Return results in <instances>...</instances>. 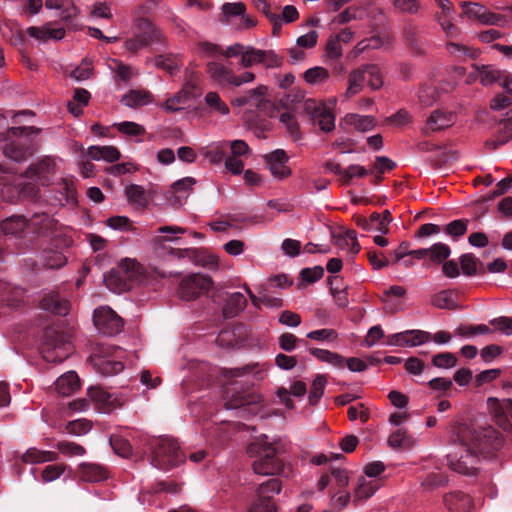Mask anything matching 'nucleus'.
<instances>
[{
  "label": "nucleus",
  "instance_id": "nucleus-14",
  "mask_svg": "<svg viewBox=\"0 0 512 512\" xmlns=\"http://www.w3.org/2000/svg\"><path fill=\"white\" fill-rule=\"evenodd\" d=\"M128 258H123L118 266L112 268L104 276L107 288L116 294H122L128 290Z\"/></svg>",
  "mask_w": 512,
  "mask_h": 512
},
{
  "label": "nucleus",
  "instance_id": "nucleus-16",
  "mask_svg": "<svg viewBox=\"0 0 512 512\" xmlns=\"http://www.w3.org/2000/svg\"><path fill=\"white\" fill-rule=\"evenodd\" d=\"M28 232L41 235L52 236L57 233L58 222L46 213H35L27 220Z\"/></svg>",
  "mask_w": 512,
  "mask_h": 512
},
{
  "label": "nucleus",
  "instance_id": "nucleus-37",
  "mask_svg": "<svg viewBox=\"0 0 512 512\" xmlns=\"http://www.w3.org/2000/svg\"><path fill=\"white\" fill-rule=\"evenodd\" d=\"M404 38L413 53L421 54L425 51L426 41L415 27L411 25L406 26L404 29Z\"/></svg>",
  "mask_w": 512,
  "mask_h": 512
},
{
  "label": "nucleus",
  "instance_id": "nucleus-39",
  "mask_svg": "<svg viewBox=\"0 0 512 512\" xmlns=\"http://www.w3.org/2000/svg\"><path fill=\"white\" fill-rule=\"evenodd\" d=\"M204 102L208 108L209 113L227 116L230 113L228 105L221 99L220 95L216 92H208L204 97Z\"/></svg>",
  "mask_w": 512,
  "mask_h": 512
},
{
  "label": "nucleus",
  "instance_id": "nucleus-8",
  "mask_svg": "<svg viewBox=\"0 0 512 512\" xmlns=\"http://www.w3.org/2000/svg\"><path fill=\"white\" fill-rule=\"evenodd\" d=\"M220 10V21L228 25H235L237 29H249L257 23L254 17L246 13V6L242 2L224 3Z\"/></svg>",
  "mask_w": 512,
  "mask_h": 512
},
{
  "label": "nucleus",
  "instance_id": "nucleus-36",
  "mask_svg": "<svg viewBox=\"0 0 512 512\" xmlns=\"http://www.w3.org/2000/svg\"><path fill=\"white\" fill-rule=\"evenodd\" d=\"M56 186L58 194L55 196V202L58 205L64 206L76 201V192L72 180L62 179Z\"/></svg>",
  "mask_w": 512,
  "mask_h": 512
},
{
  "label": "nucleus",
  "instance_id": "nucleus-55",
  "mask_svg": "<svg viewBox=\"0 0 512 512\" xmlns=\"http://www.w3.org/2000/svg\"><path fill=\"white\" fill-rule=\"evenodd\" d=\"M55 447L61 454L68 457L83 456L86 454V449L82 445L71 441H59Z\"/></svg>",
  "mask_w": 512,
  "mask_h": 512
},
{
  "label": "nucleus",
  "instance_id": "nucleus-22",
  "mask_svg": "<svg viewBox=\"0 0 512 512\" xmlns=\"http://www.w3.org/2000/svg\"><path fill=\"white\" fill-rule=\"evenodd\" d=\"M91 360L98 371L104 375H115L125 368L124 363L118 361L115 357L102 355V350L99 353H94Z\"/></svg>",
  "mask_w": 512,
  "mask_h": 512
},
{
  "label": "nucleus",
  "instance_id": "nucleus-40",
  "mask_svg": "<svg viewBox=\"0 0 512 512\" xmlns=\"http://www.w3.org/2000/svg\"><path fill=\"white\" fill-rule=\"evenodd\" d=\"M309 352L316 357L318 360L328 363L333 367L337 368H343L345 359L339 355L338 353L325 350V349H319V348H311Z\"/></svg>",
  "mask_w": 512,
  "mask_h": 512
},
{
  "label": "nucleus",
  "instance_id": "nucleus-27",
  "mask_svg": "<svg viewBox=\"0 0 512 512\" xmlns=\"http://www.w3.org/2000/svg\"><path fill=\"white\" fill-rule=\"evenodd\" d=\"M54 386L59 395L70 396L79 389L80 380L76 372L68 371L57 378Z\"/></svg>",
  "mask_w": 512,
  "mask_h": 512
},
{
  "label": "nucleus",
  "instance_id": "nucleus-28",
  "mask_svg": "<svg viewBox=\"0 0 512 512\" xmlns=\"http://www.w3.org/2000/svg\"><path fill=\"white\" fill-rule=\"evenodd\" d=\"M366 79L367 78L364 65L353 69L348 75V85L345 93L343 94V97L350 98L360 93L364 88Z\"/></svg>",
  "mask_w": 512,
  "mask_h": 512
},
{
  "label": "nucleus",
  "instance_id": "nucleus-38",
  "mask_svg": "<svg viewBox=\"0 0 512 512\" xmlns=\"http://www.w3.org/2000/svg\"><path fill=\"white\" fill-rule=\"evenodd\" d=\"M207 71L213 81L219 85L231 84L233 71L219 62H210Z\"/></svg>",
  "mask_w": 512,
  "mask_h": 512
},
{
  "label": "nucleus",
  "instance_id": "nucleus-23",
  "mask_svg": "<svg viewBox=\"0 0 512 512\" xmlns=\"http://www.w3.org/2000/svg\"><path fill=\"white\" fill-rule=\"evenodd\" d=\"M381 483L379 479H370L366 476H359L353 491V502L357 504L360 501L367 500L375 494Z\"/></svg>",
  "mask_w": 512,
  "mask_h": 512
},
{
  "label": "nucleus",
  "instance_id": "nucleus-42",
  "mask_svg": "<svg viewBox=\"0 0 512 512\" xmlns=\"http://www.w3.org/2000/svg\"><path fill=\"white\" fill-rule=\"evenodd\" d=\"M346 124L353 126L355 129L366 132L371 130L375 125V120L372 116L347 114L344 118Z\"/></svg>",
  "mask_w": 512,
  "mask_h": 512
},
{
  "label": "nucleus",
  "instance_id": "nucleus-26",
  "mask_svg": "<svg viewBox=\"0 0 512 512\" xmlns=\"http://www.w3.org/2000/svg\"><path fill=\"white\" fill-rule=\"evenodd\" d=\"M59 455L57 452L49 450H41L37 447L28 448L21 456V461L24 464L36 465L46 462L57 461Z\"/></svg>",
  "mask_w": 512,
  "mask_h": 512
},
{
  "label": "nucleus",
  "instance_id": "nucleus-35",
  "mask_svg": "<svg viewBox=\"0 0 512 512\" xmlns=\"http://www.w3.org/2000/svg\"><path fill=\"white\" fill-rule=\"evenodd\" d=\"M1 230L5 235L11 236L28 231L27 219L21 215L7 217L1 222Z\"/></svg>",
  "mask_w": 512,
  "mask_h": 512
},
{
  "label": "nucleus",
  "instance_id": "nucleus-50",
  "mask_svg": "<svg viewBox=\"0 0 512 512\" xmlns=\"http://www.w3.org/2000/svg\"><path fill=\"white\" fill-rule=\"evenodd\" d=\"M270 0H253L254 6L261 11L273 25L274 33L281 28L280 16L271 10Z\"/></svg>",
  "mask_w": 512,
  "mask_h": 512
},
{
  "label": "nucleus",
  "instance_id": "nucleus-7",
  "mask_svg": "<svg viewBox=\"0 0 512 512\" xmlns=\"http://www.w3.org/2000/svg\"><path fill=\"white\" fill-rule=\"evenodd\" d=\"M281 489V482L275 478L259 484L256 489V500L247 512H277L273 498L281 492Z\"/></svg>",
  "mask_w": 512,
  "mask_h": 512
},
{
  "label": "nucleus",
  "instance_id": "nucleus-60",
  "mask_svg": "<svg viewBox=\"0 0 512 512\" xmlns=\"http://www.w3.org/2000/svg\"><path fill=\"white\" fill-rule=\"evenodd\" d=\"M92 429V423L87 419L70 421L65 426V432L70 435L81 436Z\"/></svg>",
  "mask_w": 512,
  "mask_h": 512
},
{
  "label": "nucleus",
  "instance_id": "nucleus-52",
  "mask_svg": "<svg viewBox=\"0 0 512 512\" xmlns=\"http://www.w3.org/2000/svg\"><path fill=\"white\" fill-rule=\"evenodd\" d=\"M503 127V135H498L497 139L492 142L493 148L506 143L512 137V108L509 109L500 123Z\"/></svg>",
  "mask_w": 512,
  "mask_h": 512
},
{
  "label": "nucleus",
  "instance_id": "nucleus-30",
  "mask_svg": "<svg viewBox=\"0 0 512 512\" xmlns=\"http://www.w3.org/2000/svg\"><path fill=\"white\" fill-rule=\"evenodd\" d=\"M444 503L451 512H469L472 508L471 498L462 492L447 494Z\"/></svg>",
  "mask_w": 512,
  "mask_h": 512
},
{
  "label": "nucleus",
  "instance_id": "nucleus-20",
  "mask_svg": "<svg viewBox=\"0 0 512 512\" xmlns=\"http://www.w3.org/2000/svg\"><path fill=\"white\" fill-rule=\"evenodd\" d=\"M54 161L51 158H44L28 167L26 177L47 186L50 182L49 175L54 172Z\"/></svg>",
  "mask_w": 512,
  "mask_h": 512
},
{
  "label": "nucleus",
  "instance_id": "nucleus-24",
  "mask_svg": "<svg viewBox=\"0 0 512 512\" xmlns=\"http://www.w3.org/2000/svg\"><path fill=\"white\" fill-rule=\"evenodd\" d=\"M18 179V187L19 190H17L14 194L7 195V201L14 202L19 198H27L35 200L39 196V182L35 180H31L26 177V173Z\"/></svg>",
  "mask_w": 512,
  "mask_h": 512
},
{
  "label": "nucleus",
  "instance_id": "nucleus-48",
  "mask_svg": "<svg viewBox=\"0 0 512 512\" xmlns=\"http://www.w3.org/2000/svg\"><path fill=\"white\" fill-rule=\"evenodd\" d=\"M107 66L114 74V80L120 86L121 83L126 84L128 82V67L123 64L120 60L115 58H109L107 60Z\"/></svg>",
  "mask_w": 512,
  "mask_h": 512
},
{
  "label": "nucleus",
  "instance_id": "nucleus-62",
  "mask_svg": "<svg viewBox=\"0 0 512 512\" xmlns=\"http://www.w3.org/2000/svg\"><path fill=\"white\" fill-rule=\"evenodd\" d=\"M459 261L464 275L474 276L478 273V266L481 263L473 254H463L460 256Z\"/></svg>",
  "mask_w": 512,
  "mask_h": 512
},
{
  "label": "nucleus",
  "instance_id": "nucleus-61",
  "mask_svg": "<svg viewBox=\"0 0 512 512\" xmlns=\"http://www.w3.org/2000/svg\"><path fill=\"white\" fill-rule=\"evenodd\" d=\"M432 365L439 369H451L457 364L456 356L451 352H441L432 357Z\"/></svg>",
  "mask_w": 512,
  "mask_h": 512
},
{
  "label": "nucleus",
  "instance_id": "nucleus-25",
  "mask_svg": "<svg viewBox=\"0 0 512 512\" xmlns=\"http://www.w3.org/2000/svg\"><path fill=\"white\" fill-rule=\"evenodd\" d=\"M456 117L452 112H445L442 110H435L427 119L425 125L426 132H436L446 129L455 123Z\"/></svg>",
  "mask_w": 512,
  "mask_h": 512
},
{
  "label": "nucleus",
  "instance_id": "nucleus-64",
  "mask_svg": "<svg viewBox=\"0 0 512 512\" xmlns=\"http://www.w3.org/2000/svg\"><path fill=\"white\" fill-rule=\"evenodd\" d=\"M431 303L439 309L452 310L456 308V303L452 298L451 292L446 290L435 294L431 299Z\"/></svg>",
  "mask_w": 512,
  "mask_h": 512
},
{
  "label": "nucleus",
  "instance_id": "nucleus-10",
  "mask_svg": "<svg viewBox=\"0 0 512 512\" xmlns=\"http://www.w3.org/2000/svg\"><path fill=\"white\" fill-rule=\"evenodd\" d=\"M93 323L99 333L107 336L118 334L124 327V320L109 306L94 310Z\"/></svg>",
  "mask_w": 512,
  "mask_h": 512
},
{
  "label": "nucleus",
  "instance_id": "nucleus-56",
  "mask_svg": "<svg viewBox=\"0 0 512 512\" xmlns=\"http://www.w3.org/2000/svg\"><path fill=\"white\" fill-rule=\"evenodd\" d=\"M327 384V380L323 375H317L312 382L311 390L308 395V400L311 405H315L321 399L324 394V389Z\"/></svg>",
  "mask_w": 512,
  "mask_h": 512
},
{
  "label": "nucleus",
  "instance_id": "nucleus-44",
  "mask_svg": "<svg viewBox=\"0 0 512 512\" xmlns=\"http://www.w3.org/2000/svg\"><path fill=\"white\" fill-rule=\"evenodd\" d=\"M189 101V92L181 90L161 104L166 112H176L184 108Z\"/></svg>",
  "mask_w": 512,
  "mask_h": 512
},
{
  "label": "nucleus",
  "instance_id": "nucleus-46",
  "mask_svg": "<svg viewBox=\"0 0 512 512\" xmlns=\"http://www.w3.org/2000/svg\"><path fill=\"white\" fill-rule=\"evenodd\" d=\"M153 102L154 97L150 91L141 88H130V108H139Z\"/></svg>",
  "mask_w": 512,
  "mask_h": 512
},
{
  "label": "nucleus",
  "instance_id": "nucleus-31",
  "mask_svg": "<svg viewBox=\"0 0 512 512\" xmlns=\"http://www.w3.org/2000/svg\"><path fill=\"white\" fill-rule=\"evenodd\" d=\"M87 155L91 160H94V161L104 160L106 162H115L120 158L119 150L116 147L110 146V145L90 146L87 149Z\"/></svg>",
  "mask_w": 512,
  "mask_h": 512
},
{
  "label": "nucleus",
  "instance_id": "nucleus-32",
  "mask_svg": "<svg viewBox=\"0 0 512 512\" xmlns=\"http://www.w3.org/2000/svg\"><path fill=\"white\" fill-rule=\"evenodd\" d=\"M307 387L306 384L302 381H295L291 384L289 390L286 388H280L277 391V396L279 398V401L287 408V409H293L294 404L292 400L290 399V395H293L295 397H302L306 394Z\"/></svg>",
  "mask_w": 512,
  "mask_h": 512
},
{
  "label": "nucleus",
  "instance_id": "nucleus-47",
  "mask_svg": "<svg viewBox=\"0 0 512 512\" xmlns=\"http://www.w3.org/2000/svg\"><path fill=\"white\" fill-rule=\"evenodd\" d=\"M3 154L5 157L15 161V162H23L28 156L31 154L28 148L20 146L15 142L5 144L3 148Z\"/></svg>",
  "mask_w": 512,
  "mask_h": 512
},
{
  "label": "nucleus",
  "instance_id": "nucleus-2",
  "mask_svg": "<svg viewBox=\"0 0 512 512\" xmlns=\"http://www.w3.org/2000/svg\"><path fill=\"white\" fill-rule=\"evenodd\" d=\"M265 375V371L259 369L257 365H246L227 371L225 376L230 379V383L224 387L225 408L227 410H238L256 402V397L233 379L251 376L252 380L258 381L262 380Z\"/></svg>",
  "mask_w": 512,
  "mask_h": 512
},
{
  "label": "nucleus",
  "instance_id": "nucleus-18",
  "mask_svg": "<svg viewBox=\"0 0 512 512\" xmlns=\"http://www.w3.org/2000/svg\"><path fill=\"white\" fill-rule=\"evenodd\" d=\"M269 170L274 178L282 180L291 174L287 166L288 156L282 149H277L266 156Z\"/></svg>",
  "mask_w": 512,
  "mask_h": 512
},
{
  "label": "nucleus",
  "instance_id": "nucleus-29",
  "mask_svg": "<svg viewBox=\"0 0 512 512\" xmlns=\"http://www.w3.org/2000/svg\"><path fill=\"white\" fill-rule=\"evenodd\" d=\"M69 306V302L62 299L57 293L47 294L40 302V307L43 310L58 315H66L69 311Z\"/></svg>",
  "mask_w": 512,
  "mask_h": 512
},
{
  "label": "nucleus",
  "instance_id": "nucleus-34",
  "mask_svg": "<svg viewBox=\"0 0 512 512\" xmlns=\"http://www.w3.org/2000/svg\"><path fill=\"white\" fill-rule=\"evenodd\" d=\"M23 295L19 287H12L9 283L0 280V304L16 307Z\"/></svg>",
  "mask_w": 512,
  "mask_h": 512
},
{
  "label": "nucleus",
  "instance_id": "nucleus-19",
  "mask_svg": "<svg viewBox=\"0 0 512 512\" xmlns=\"http://www.w3.org/2000/svg\"><path fill=\"white\" fill-rule=\"evenodd\" d=\"M78 475L80 480L84 482L98 483L105 481L109 476V472L101 464L82 462L78 465Z\"/></svg>",
  "mask_w": 512,
  "mask_h": 512
},
{
  "label": "nucleus",
  "instance_id": "nucleus-3",
  "mask_svg": "<svg viewBox=\"0 0 512 512\" xmlns=\"http://www.w3.org/2000/svg\"><path fill=\"white\" fill-rule=\"evenodd\" d=\"M151 464L159 470L169 471L184 462L179 443L171 437L151 440Z\"/></svg>",
  "mask_w": 512,
  "mask_h": 512
},
{
  "label": "nucleus",
  "instance_id": "nucleus-6",
  "mask_svg": "<svg viewBox=\"0 0 512 512\" xmlns=\"http://www.w3.org/2000/svg\"><path fill=\"white\" fill-rule=\"evenodd\" d=\"M164 40L162 32L148 19H138L132 26L130 52Z\"/></svg>",
  "mask_w": 512,
  "mask_h": 512
},
{
  "label": "nucleus",
  "instance_id": "nucleus-45",
  "mask_svg": "<svg viewBox=\"0 0 512 512\" xmlns=\"http://www.w3.org/2000/svg\"><path fill=\"white\" fill-rule=\"evenodd\" d=\"M478 70V77L482 85L489 86L494 84L495 82L501 81L503 77V72L499 69H496L493 66L487 65V66H481L477 68Z\"/></svg>",
  "mask_w": 512,
  "mask_h": 512
},
{
  "label": "nucleus",
  "instance_id": "nucleus-43",
  "mask_svg": "<svg viewBox=\"0 0 512 512\" xmlns=\"http://www.w3.org/2000/svg\"><path fill=\"white\" fill-rule=\"evenodd\" d=\"M303 78L309 85H321L326 83L330 78L329 71L321 66H315L307 69Z\"/></svg>",
  "mask_w": 512,
  "mask_h": 512
},
{
  "label": "nucleus",
  "instance_id": "nucleus-1",
  "mask_svg": "<svg viewBox=\"0 0 512 512\" xmlns=\"http://www.w3.org/2000/svg\"><path fill=\"white\" fill-rule=\"evenodd\" d=\"M503 444V435L492 426H459L447 454L448 465L459 474L472 475L477 470L481 456L499 449Z\"/></svg>",
  "mask_w": 512,
  "mask_h": 512
},
{
  "label": "nucleus",
  "instance_id": "nucleus-9",
  "mask_svg": "<svg viewBox=\"0 0 512 512\" xmlns=\"http://www.w3.org/2000/svg\"><path fill=\"white\" fill-rule=\"evenodd\" d=\"M211 284L212 281L207 275L192 273L180 281L177 295L181 300L192 301L208 291Z\"/></svg>",
  "mask_w": 512,
  "mask_h": 512
},
{
  "label": "nucleus",
  "instance_id": "nucleus-59",
  "mask_svg": "<svg viewBox=\"0 0 512 512\" xmlns=\"http://www.w3.org/2000/svg\"><path fill=\"white\" fill-rule=\"evenodd\" d=\"M438 96V91L432 84H425L418 91V99L426 107L432 106L438 99Z\"/></svg>",
  "mask_w": 512,
  "mask_h": 512
},
{
  "label": "nucleus",
  "instance_id": "nucleus-12",
  "mask_svg": "<svg viewBox=\"0 0 512 512\" xmlns=\"http://www.w3.org/2000/svg\"><path fill=\"white\" fill-rule=\"evenodd\" d=\"M464 14L469 18L478 20L485 25L508 26V20L504 15L493 13L478 3H462Z\"/></svg>",
  "mask_w": 512,
  "mask_h": 512
},
{
  "label": "nucleus",
  "instance_id": "nucleus-53",
  "mask_svg": "<svg viewBox=\"0 0 512 512\" xmlns=\"http://www.w3.org/2000/svg\"><path fill=\"white\" fill-rule=\"evenodd\" d=\"M490 332V328L485 324L460 325L455 330V334L462 338H471L475 335H485L489 334Z\"/></svg>",
  "mask_w": 512,
  "mask_h": 512
},
{
  "label": "nucleus",
  "instance_id": "nucleus-33",
  "mask_svg": "<svg viewBox=\"0 0 512 512\" xmlns=\"http://www.w3.org/2000/svg\"><path fill=\"white\" fill-rule=\"evenodd\" d=\"M247 305L245 296L240 292L228 294L223 307L224 316L231 318L243 311Z\"/></svg>",
  "mask_w": 512,
  "mask_h": 512
},
{
  "label": "nucleus",
  "instance_id": "nucleus-41",
  "mask_svg": "<svg viewBox=\"0 0 512 512\" xmlns=\"http://www.w3.org/2000/svg\"><path fill=\"white\" fill-rule=\"evenodd\" d=\"M150 199V193L142 186L130 185V208L133 206L137 209H143L147 207Z\"/></svg>",
  "mask_w": 512,
  "mask_h": 512
},
{
  "label": "nucleus",
  "instance_id": "nucleus-4",
  "mask_svg": "<svg viewBox=\"0 0 512 512\" xmlns=\"http://www.w3.org/2000/svg\"><path fill=\"white\" fill-rule=\"evenodd\" d=\"M40 352L45 361L60 363L72 353V345L60 330L49 327L43 332Z\"/></svg>",
  "mask_w": 512,
  "mask_h": 512
},
{
  "label": "nucleus",
  "instance_id": "nucleus-11",
  "mask_svg": "<svg viewBox=\"0 0 512 512\" xmlns=\"http://www.w3.org/2000/svg\"><path fill=\"white\" fill-rule=\"evenodd\" d=\"M304 111L309 115L315 124H318L324 132H331L335 128V116L325 103L315 99L304 101Z\"/></svg>",
  "mask_w": 512,
  "mask_h": 512
},
{
  "label": "nucleus",
  "instance_id": "nucleus-57",
  "mask_svg": "<svg viewBox=\"0 0 512 512\" xmlns=\"http://www.w3.org/2000/svg\"><path fill=\"white\" fill-rule=\"evenodd\" d=\"M67 262L66 256L59 251H47L44 254L43 265L48 269H59Z\"/></svg>",
  "mask_w": 512,
  "mask_h": 512
},
{
  "label": "nucleus",
  "instance_id": "nucleus-58",
  "mask_svg": "<svg viewBox=\"0 0 512 512\" xmlns=\"http://www.w3.org/2000/svg\"><path fill=\"white\" fill-rule=\"evenodd\" d=\"M330 505L338 511L344 509L351 500V494L346 489H332Z\"/></svg>",
  "mask_w": 512,
  "mask_h": 512
},
{
  "label": "nucleus",
  "instance_id": "nucleus-5",
  "mask_svg": "<svg viewBox=\"0 0 512 512\" xmlns=\"http://www.w3.org/2000/svg\"><path fill=\"white\" fill-rule=\"evenodd\" d=\"M278 447L273 443H265L259 457L252 464L253 471L262 476L281 475L289 477L292 474L290 465L283 463L278 457Z\"/></svg>",
  "mask_w": 512,
  "mask_h": 512
},
{
  "label": "nucleus",
  "instance_id": "nucleus-54",
  "mask_svg": "<svg viewBox=\"0 0 512 512\" xmlns=\"http://www.w3.org/2000/svg\"><path fill=\"white\" fill-rule=\"evenodd\" d=\"M368 86L372 90H378L383 85V77L380 68L375 64H364Z\"/></svg>",
  "mask_w": 512,
  "mask_h": 512
},
{
  "label": "nucleus",
  "instance_id": "nucleus-49",
  "mask_svg": "<svg viewBox=\"0 0 512 512\" xmlns=\"http://www.w3.org/2000/svg\"><path fill=\"white\" fill-rule=\"evenodd\" d=\"M451 249L447 244L438 242L428 248V257L431 262L435 264L444 263V261L450 256Z\"/></svg>",
  "mask_w": 512,
  "mask_h": 512
},
{
  "label": "nucleus",
  "instance_id": "nucleus-17",
  "mask_svg": "<svg viewBox=\"0 0 512 512\" xmlns=\"http://www.w3.org/2000/svg\"><path fill=\"white\" fill-rule=\"evenodd\" d=\"M87 396L101 413H110L118 407L116 397L102 387H90Z\"/></svg>",
  "mask_w": 512,
  "mask_h": 512
},
{
  "label": "nucleus",
  "instance_id": "nucleus-51",
  "mask_svg": "<svg viewBox=\"0 0 512 512\" xmlns=\"http://www.w3.org/2000/svg\"><path fill=\"white\" fill-rule=\"evenodd\" d=\"M415 440L403 429L393 432L388 438V444L393 448H410Z\"/></svg>",
  "mask_w": 512,
  "mask_h": 512
},
{
  "label": "nucleus",
  "instance_id": "nucleus-13",
  "mask_svg": "<svg viewBox=\"0 0 512 512\" xmlns=\"http://www.w3.org/2000/svg\"><path fill=\"white\" fill-rule=\"evenodd\" d=\"M487 406L491 416L503 430L512 428V400L489 397Z\"/></svg>",
  "mask_w": 512,
  "mask_h": 512
},
{
  "label": "nucleus",
  "instance_id": "nucleus-15",
  "mask_svg": "<svg viewBox=\"0 0 512 512\" xmlns=\"http://www.w3.org/2000/svg\"><path fill=\"white\" fill-rule=\"evenodd\" d=\"M431 340V333L423 330H406L389 336L388 345L399 347H416Z\"/></svg>",
  "mask_w": 512,
  "mask_h": 512
},
{
  "label": "nucleus",
  "instance_id": "nucleus-63",
  "mask_svg": "<svg viewBox=\"0 0 512 512\" xmlns=\"http://www.w3.org/2000/svg\"><path fill=\"white\" fill-rule=\"evenodd\" d=\"M339 280L338 276H330L328 278V283L330 284V289L332 296L339 307H346L348 305V296L345 287L334 286V283Z\"/></svg>",
  "mask_w": 512,
  "mask_h": 512
},
{
  "label": "nucleus",
  "instance_id": "nucleus-21",
  "mask_svg": "<svg viewBox=\"0 0 512 512\" xmlns=\"http://www.w3.org/2000/svg\"><path fill=\"white\" fill-rule=\"evenodd\" d=\"M170 255L174 258H189L192 262L209 268L218 267V259L214 255H203L199 250L193 248L171 249Z\"/></svg>",
  "mask_w": 512,
  "mask_h": 512
}]
</instances>
